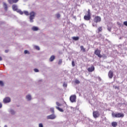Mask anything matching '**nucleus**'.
I'll use <instances>...</instances> for the list:
<instances>
[{"instance_id":"obj_20","label":"nucleus","mask_w":127,"mask_h":127,"mask_svg":"<svg viewBox=\"0 0 127 127\" xmlns=\"http://www.w3.org/2000/svg\"><path fill=\"white\" fill-rule=\"evenodd\" d=\"M26 99L28 100V101H30V100H31V96L30 95H27Z\"/></svg>"},{"instance_id":"obj_35","label":"nucleus","mask_w":127,"mask_h":127,"mask_svg":"<svg viewBox=\"0 0 127 127\" xmlns=\"http://www.w3.org/2000/svg\"><path fill=\"white\" fill-rule=\"evenodd\" d=\"M56 16L57 18H59L60 17V14H57Z\"/></svg>"},{"instance_id":"obj_6","label":"nucleus","mask_w":127,"mask_h":127,"mask_svg":"<svg viewBox=\"0 0 127 127\" xmlns=\"http://www.w3.org/2000/svg\"><path fill=\"white\" fill-rule=\"evenodd\" d=\"M76 99H77V96L75 95H72L69 98V100L71 103H75Z\"/></svg>"},{"instance_id":"obj_23","label":"nucleus","mask_w":127,"mask_h":127,"mask_svg":"<svg viewBox=\"0 0 127 127\" xmlns=\"http://www.w3.org/2000/svg\"><path fill=\"white\" fill-rule=\"evenodd\" d=\"M98 32H101L103 30V28L102 27H99L98 28Z\"/></svg>"},{"instance_id":"obj_8","label":"nucleus","mask_w":127,"mask_h":127,"mask_svg":"<svg viewBox=\"0 0 127 127\" xmlns=\"http://www.w3.org/2000/svg\"><path fill=\"white\" fill-rule=\"evenodd\" d=\"M3 102L5 104H6L7 103H10V98H9V97H5L3 99Z\"/></svg>"},{"instance_id":"obj_31","label":"nucleus","mask_w":127,"mask_h":127,"mask_svg":"<svg viewBox=\"0 0 127 127\" xmlns=\"http://www.w3.org/2000/svg\"><path fill=\"white\" fill-rule=\"evenodd\" d=\"M114 87L115 89H117V90H120V87L117 86H115Z\"/></svg>"},{"instance_id":"obj_29","label":"nucleus","mask_w":127,"mask_h":127,"mask_svg":"<svg viewBox=\"0 0 127 127\" xmlns=\"http://www.w3.org/2000/svg\"><path fill=\"white\" fill-rule=\"evenodd\" d=\"M72 66L73 67H74V66H75V62H74V61H72Z\"/></svg>"},{"instance_id":"obj_9","label":"nucleus","mask_w":127,"mask_h":127,"mask_svg":"<svg viewBox=\"0 0 127 127\" xmlns=\"http://www.w3.org/2000/svg\"><path fill=\"white\" fill-rule=\"evenodd\" d=\"M108 76L110 79H112L114 77V72L112 70H110L108 72Z\"/></svg>"},{"instance_id":"obj_41","label":"nucleus","mask_w":127,"mask_h":127,"mask_svg":"<svg viewBox=\"0 0 127 127\" xmlns=\"http://www.w3.org/2000/svg\"><path fill=\"white\" fill-rule=\"evenodd\" d=\"M1 107H2V104H1V103H0V108H1Z\"/></svg>"},{"instance_id":"obj_14","label":"nucleus","mask_w":127,"mask_h":127,"mask_svg":"<svg viewBox=\"0 0 127 127\" xmlns=\"http://www.w3.org/2000/svg\"><path fill=\"white\" fill-rule=\"evenodd\" d=\"M55 59V56H52L50 59L49 61L50 62H52Z\"/></svg>"},{"instance_id":"obj_33","label":"nucleus","mask_w":127,"mask_h":127,"mask_svg":"<svg viewBox=\"0 0 127 127\" xmlns=\"http://www.w3.org/2000/svg\"><path fill=\"white\" fill-rule=\"evenodd\" d=\"M124 25H125L126 26H127V21H124Z\"/></svg>"},{"instance_id":"obj_40","label":"nucleus","mask_w":127,"mask_h":127,"mask_svg":"<svg viewBox=\"0 0 127 127\" xmlns=\"http://www.w3.org/2000/svg\"><path fill=\"white\" fill-rule=\"evenodd\" d=\"M5 53H7V52H8V50H5Z\"/></svg>"},{"instance_id":"obj_17","label":"nucleus","mask_w":127,"mask_h":127,"mask_svg":"<svg viewBox=\"0 0 127 127\" xmlns=\"http://www.w3.org/2000/svg\"><path fill=\"white\" fill-rule=\"evenodd\" d=\"M3 6L5 10H7V4H6L5 3L3 2Z\"/></svg>"},{"instance_id":"obj_30","label":"nucleus","mask_w":127,"mask_h":127,"mask_svg":"<svg viewBox=\"0 0 127 127\" xmlns=\"http://www.w3.org/2000/svg\"><path fill=\"white\" fill-rule=\"evenodd\" d=\"M51 112H52V113H54V108H51L50 109Z\"/></svg>"},{"instance_id":"obj_19","label":"nucleus","mask_w":127,"mask_h":127,"mask_svg":"<svg viewBox=\"0 0 127 127\" xmlns=\"http://www.w3.org/2000/svg\"><path fill=\"white\" fill-rule=\"evenodd\" d=\"M18 13H19L20 14H23V12L21 11V10L17 9V10L16 11Z\"/></svg>"},{"instance_id":"obj_45","label":"nucleus","mask_w":127,"mask_h":127,"mask_svg":"<svg viewBox=\"0 0 127 127\" xmlns=\"http://www.w3.org/2000/svg\"><path fill=\"white\" fill-rule=\"evenodd\" d=\"M63 86H64V84H63Z\"/></svg>"},{"instance_id":"obj_34","label":"nucleus","mask_w":127,"mask_h":127,"mask_svg":"<svg viewBox=\"0 0 127 127\" xmlns=\"http://www.w3.org/2000/svg\"><path fill=\"white\" fill-rule=\"evenodd\" d=\"M34 71H35V72H39V70L37 69V68H35L34 69Z\"/></svg>"},{"instance_id":"obj_5","label":"nucleus","mask_w":127,"mask_h":127,"mask_svg":"<svg viewBox=\"0 0 127 127\" xmlns=\"http://www.w3.org/2000/svg\"><path fill=\"white\" fill-rule=\"evenodd\" d=\"M94 54H95V55L98 56V57H99V58H102V57H103V56H102V55H101V50H100L98 49L95 50Z\"/></svg>"},{"instance_id":"obj_44","label":"nucleus","mask_w":127,"mask_h":127,"mask_svg":"<svg viewBox=\"0 0 127 127\" xmlns=\"http://www.w3.org/2000/svg\"><path fill=\"white\" fill-rule=\"evenodd\" d=\"M4 127H7V126H4Z\"/></svg>"},{"instance_id":"obj_22","label":"nucleus","mask_w":127,"mask_h":127,"mask_svg":"<svg viewBox=\"0 0 127 127\" xmlns=\"http://www.w3.org/2000/svg\"><path fill=\"white\" fill-rule=\"evenodd\" d=\"M56 109L60 111V112H63V109L60 108V107H56Z\"/></svg>"},{"instance_id":"obj_43","label":"nucleus","mask_w":127,"mask_h":127,"mask_svg":"<svg viewBox=\"0 0 127 127\" xmlns=\"http://www.w3.org/2000/svg\"><path fill=\"white\" fill-rule=\"evenodd\" d=\"M109 31H111V29H109Z\"/></svg>"},{"instance_id":"obj_16","label":"nucleus","mask_w":127,"mask_h":127,"mask_svg":"<svg viewBox=\"0 0 127 127\" xmlns=\"http://www.w3.org/2000/svg\"><path fill=\"white\" fill-rule=\"evenodd\" d=\"M38 27H35V26H33L32 28V30H33V31H37V30H38Z\"/></svg>"},{"instance_id":"obj_42","label":"nucleus","mask_w":127,"mask_h":127,"mask_svg":"<svg viewBox=\"0 0 127 127\" xmlns=\"http://www.w3.org/2000/svg\"><path fill=\"white\" fill-rule=\"evenodd\" d=\"M2 60V58H1V57H0V61H1Z\"/></svg>"},{"instance_id":"obj_15","label":"nucleus","mask_w":127,"mask_h":127,"mask_svg":"<svg viewBox=\"0 0 127 127\" xmlns=\"http://www.w3.org/2000/svg\"><path fill=\"white\" fill-rule=\"evenodd\" d=\"M112 126L113 127H116L117 126H118V123L116 122H114L112 123Z\"/></svg>"},{"instance_id":"obj_3","label":"nucleus","mask_w":127,"mask_h":127,"mask_svg":"<svg viewBox=\"0 0 127 127\" xmlns=\"http://www.w3.org/2000/svg\"><path fill=\"white\" fill-rule=\"evenodd\" d=\"M29 14L30 15L29 18L30 22H33V19H34V17H35V12L32 11Z\"/></svg>"},{"instance_id":"obj_11","label":"nucleus","mask_w":127,"mask_h":127,"mask_svg":"<svg viewBox=\"0 0 127 127\" xmlns=\"http://www.w3.org/2000/svg\"><path fill=\"white\" fill-rule=\"evenodd\" d=\"M87 70L88 72H93V71H95V66L94 65H92L91 67H89L87 69Z\"/></svg>"},{"instance_id":"obj_38","label":"nucleus","mask_w":127,"mask_h":127,"mask_svg":"<svg viewBox=\"0 0 127 127\" xmlns=\"http://www.w3.org/2000/svg\"><path fill=\"white\" fill-rule=\"evenodd\" d=\"M11 113L12 115H13V114H14V111H13V110H11Z\"/></svg>"},{"instance_id":"obj_12","label":"nucleus","mask_w":127,"mask_h":127,"mask_svg":"<svg viewBox=\"0 0 127 127\" xmlns=\"http://www.w3.org/2000/svg\"><path fill=\"white\" fill-rule=\"evenodd\" d=\"M19 0H8L9 3H16Z\"/></svg>"},{"instance_id":"obj_21","label":"nucleus","mask_w":127,"mask_h":127,"mask_svg":"<svg viewBox=\"0 0 127 127\" xmlns=\"http://www.w3.org/2000/svg\"><path fill=\"white\" fill-rule=\"evenodd\" d=\"M72 39L73 40H75V41H77L79 39V37H72Z\"/></svg>"},{"instance_id":"obj_18","label":"nucleus","mask_w":127,"mask_h":127,"mask_svg":"<svg viewBox=\"0 0 127 127\" xmlns=\"http://www.w3.org/2000/svg\"><path fill=\"white\" fill-rule=\"evenodd\" d=\"M80 49L81 51H82V52H86V49H85V48H84V46H80Z\"/></svg>"},{"instance_id":"obj_27","label":"nucleus","mask_w":127,"mask_h":127,"mask_svg":"<svg viewBox=\"0 0 127 127\" xmlns=\"http://www.w3.org/2000/svg\"><path fill=\"white\" fill-rule=\"evenodd\" d=\"M35 49H36V50H40V48H39V47H38L37 46H35Z\"/></svg>"},{"instance_id":"obj_1","label":"nucleus","mask_w":127,"mask_h":127,"mask_svg":"<svg viewBox=\"0 0 127 127\" xmlns=\"http://www.w3.org/2000/svg\"><path fill=\"white\" fill-rule=\"evenodd\" d=\"M101 20L102 19L101 18V17L99 16H95L93 19V22L92 23V26L93 27H97V23H98V22H101Z\"/></svg>"},{"instance_id":"obj_25","label":"nucleus","mask_w":127,"mask_h":127,"mask_svg":"<svg viewBox=\"0 0 127 127\" xmlns=\"http://www.w3.org/2000/svg\"><path fill=\"white\" fill-rule=\"evenodd\" d=\"M75 84H80V81L78 79H76L74 81Z\"/></svg>"},{"instance_id":"obj_10","label":"nucleus","mask_w":127,"mask_h":127,"mask_svg":"<svg viewBox=\"0 0 127 127\" xmlns=\"http://www.w3.org/2000/svg\"><path fill=\"white\" fill-rule=\"evenodd\" d=\"M55 118H56V116H55V115H49L48 116H47V119L48 120H54V119H55Z\"/></svg>"},{"instance_id":"obj_13","label":"nucleus","mask_w":127,"mask_h":127,"mask_svg":"<svg viewBox=\"0 0 127 127\" xmlns=\"http://www.w3.org/2000/svg\"><path fill=\"white\" fill-rule=\"evenodd\" d=\"M12 8L13 10H14V11H16L18 9L17 8V6L16 5H13L12 6Z\"/></svg>"},{"instance_id":"obj_36","label":"nucleus","mask_w":127,"mask_h":127,"mask_svg":"<svg viewBox=\"0 0 127 127\" xmlns=\"http://www.w3.org/2000/svg\"><path fill=\"white\" fill-rule=\"evenodd\" d=\"M61 63H62V60H60L59 61V62H58L59 65H60V64H61Z\"/></svg>"},{"instance_id":"obj_7","label":"nucleus","mask_w":127,"mask_h":127,"mask_svg":"<svg viewBox=\"0 0 127 127\" xmlns=\"http://www.w3.org/2000/svg\"><path fill=\"white\" fill-rule=\"evenodd\" d=\"M93 116L95 119H97V118H99L100 117V113H99V111H93Z\"/></svg>"},{"instance_id":"obj_24","label":"nucleus","mask_w":127,"mask_h":127,"mask_svg":"<svg viewBox=\"0 0 127 127\" xmlns=\"http://www.w3.org/2000/svg\"><path fill=\"white\" fill-rule=\"evenodd\" d=\"M23 13L24 14H25V15H29V12H28L27 11H24Z\"/></svg>"},{"instance_id":"obj_4","label":"nucleus","mask_w":127,"mask_h":127,"mask_svg":"<svg viewBox=\"0 0 127 127\" xmlns=\"http://www.w3.org/2000/svg\"><path fill=\"white\" fill-rule=\"evenodd\" d=\"M87 13V15L84 16L85 20H90V19H91V10L90 9L88 10Z\"/></svg>"},{"instance_id":"obj_39","label":"nucleus","mask_w":127,"mask_h":127,"mask_svg":"<svg viewBox=\"0 0 127 127\" xmlns=\"http://www.w3.org/2000/svg\"><path fill=\"white\" fill-rule=\"evenodd\" d=\"M64 87H67V84L64 83Z\"/></svg>"},{"instance_id":"obj_28","label":"nucleus","mask_w":127,"mask_h":127,"mask_svg":"<svg viewBox=\"0 0 127 127\" xmlns=\"http://www.w3.org/2000/svg\"><path fill=\"white\" fill-rule=\"evenodd\" d=\"M24 54H29V52H28V51H27V50H25V51H24Z\"/></svg>"},{"instance_id":"obj_26","label":"nucleus","mask_w":127,"mask_h":127,"mask_svg":"<svg viewBox=\"0 0 127 127\" xmlns=\"http://www.w3.org/2000/svg\"><path fill=\"white\" fill-rule=\"evenodd\" d=\"M3 85H4L3 82H2V81L1 80H0V86H1V87H2Z\"/></svg>"},{"instance_id":"obj_32","label":"nucleus","mask_w":127,"mask_h":127,"mask_svg":"<svg viewBox=\"0 0 127 127\" xmlns=\"http://www.w3.org/2000/svg\"><path fill=\"white\" fill-rule=\"evenodd\" d=\"M56 105L57 106H58V107H60V106H61V104L58 102L56 103Z\"/></svg>"},{"instance_id":"obj_2","label":"nucleus","mask_w":127,"mask_h":127,"mask_svg":"<svg viewBox=\"0 0 127 127\" xmlns=\"http://www.w3.org/2000/svg\"><path fill=\"white\" fill-rule=\"evenodd\" d=\"M112 117L113 118H124L125 117V114L123 113H112Z\"/></svg>"},{"instance_id":"obj_37","label":"nucleus","mask_w":127,"mask_h":127,"mask_svg":"<svg viewBox=\"0 0 127 127\" xmlns=\"http://www.w3.org/2000/svg\"><path fill=\"white\" fill-rule=\"evenodd\" d=\"M39 127H43V125H42V124L40 123L39 124Z\"/></svg>"}]
</instances>
